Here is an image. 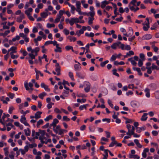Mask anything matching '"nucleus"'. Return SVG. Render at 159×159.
Masks as SVG:
<instances>
[{
  "label": "nucleus",
  "mask_w": 159,
  "mask_h": 159,
  "mask_svg": "<svg viewBox=\"0 0 159 159\" xmlns=\"http://www.w3.org/2000/svg\"><path fill=\"white\" fill-rule=\"evenodd\" d=\"M20 122L23 123L26 126H30L29 124L26 121V118L23 116H21V118L20 120Z\"/></svg>",
  "instance_id": "obj_1"
},
{
  "label": "nucleus",
  "mask_w": 159,
  "mask_h": 159,
  "mask_svg": "<svg viewBox=\"0 0 159 159\" xmlns=\"http://www.w3.org/2000/svg\"><path fill=\"white\" fill-rule=\"evenodd\" d=\"M28 86L31 89L33 86V84L30 82L28 84L27 81H25L24 83V86L27 90H28L30 89Z\"/></svg>",
  "instance_id": "obj_2"
},
{
  "label": "nucleus",
  "mask_w": 159,
  "mask_h": 159,
  "mask_svg": "<svg viewBox=\"0 0 159 159\" xmlns=\"http://www.w3.org/2000/svg\"><path fill=\"white\" fill-rule=\"evenodd\" d=\"M146 20L147 21V22H146V23L145 24V25H146V26H144L143 27V30L145 31H147L148 30V29L149 28V19L148 18H146Z\"/></svg>",
  "instance_id": "obj_3"
},
{
  "label": "nucleus",
  "mask_w": 159,
  "mask_h": 159,
  "mask_svg": "<svg viewBox=\"0 0 159 159\" xmlns=\"http://www.w3.org/2000/svg\"><path fill=\"white\" fill-rule=\"evenodd\" d=\"M25 15L24 13H21L19 17H18L16 19V21L20 23L22 22V20L25 18Z\"/></svg>",
  "instance_id": "obj_4"
},
{
  "label": "nucleus",
  "mask_w": 159,
  "mask_h": 159,
  "mask_svg": "<svg viewBox=\"0 0 159 159\" xmlns=\"http://www.w3.org/2000/svg\"><path fill=\"white\" fill-rule=\"evenodd\" d=\"M40 85L41 87L42 88L44 89L45 91L48 92H49L50 91V89L49 88L48 86L45 84L44 83H41Z\"/></svg>",
  "instance_id": "obj_5"
},
{
  "label": "nucleus",
  "mask_w": 159,
  "mask_h": 159,
  "mask_svg": "<svg viewBox=\"0 0 159 159\" xmlns=\"http://www.w3.org/2000/svg\"><path fill=\"white\" fill-rule=\"evenodd\" d=\"M78 63L79 64H75L74 65L75 70L76 71H80L81 69V67L80 66V64L79 62Z\"/></svg>",
  "instance_id": "obj_6"
},
{
  "label": "nucleus",
  "mask_w": 159,
  "mask_h": 159,
  "mask_svg": "<svg viewBox=\"0 0 159 159\" xmlns=\"http://www.w3.org/2000/svg\"><path fill=\"white\" fill-rule=\"evenodd\" d=\"M121 44V42H118L116 43H115L112 44L111 46V48L113 49H116L117 47L119 46V45Z\"/></svg>",
  "instance_id": "obj_7"
},
{
  "label": "nucleus",
  "mask_w": 159,
  "mask_h": 159,
  "mask_svg": "<svg viewBox=\"0 0 159 159\" xmlns=\"http://www.w3.org/2000/svg\"><path fill=\"white\" fill-rule=\"evenodd\" d=\"M149 149L148 148H145L144 149L142 153V156L144 158H146L147 157L146 153L149 152Z\"/></svg>",
  "instance_id": "obj_8"
},
{
  "label": "nucleus",
  "mask_w": 159,
  "mask_h": 159,
  "mask_svg": "<svg viewBox=\"0 0 159 159\" xmlns=\"http://www.w3.org/2000/svg\"><path fill=\"white\" fill-rule=\"evenodd\" d=\"M42 112L38 111L36 112L34 114L35 118L36 119L40 118L41 117V115L42 114Z\"/></svg>",
  "instance_id": "obj_9"
},
{
  "label": "nucleus",
  "mask_w": 159,
  "mask_h": 159,
  "mask_svg": "<svg viewBox=\"0 0 159 159\" xmlns=\"http://www.w3.org/2000/svg\"><path fill=\"white\" fill-rule=\"evenodd\" d=\"M59 122V121L56 118L54 119L53 121L52 124H51V126H53V127H55L56 126V125Z\"/></svg>",
  "instance_id": "obj_10"
},
{
  "label": "nucleus",
  "mask_w": 159,
  "mask_h": 159,
  "mask_svg": "<svg viewBox=\"0 0 159 159\" xmlns=\"http://www.w3.org/2000/svg\"><path fill=\"white\" fill-rule=\"evenodd\" d=\"M130 103L131 106L135 108L138 106V103L136 101H132Z\"/></svg>",
  "instance_id": "obj_11"
},
{
  "label": "nucleus",
  "mask_w": 159,
  "mask_h": 159,
  "mask_svg": "<svg viewBox=\"0 0 159 159\" xmlns=\"http://www.w3.org/2000/svg\"><path fill=\"white\" fill-rule=\"evenodd\" d=\"M109 4V2L106 0L103 1L102 2V4L101 5V7L103 9L106 6V5H107Z\"/></svg>",
  "instance_id": "obj_12"
},
{
  "label": "nucleus",
  "mask_w": 159,
  "mask_h": 159,
  "mask_svg": "<svg viewBox=\"0 0 159 159\" xmlns=\"http://www.w3.org/2000/svg\"><path fill=\"white\" fill-rule=\"evenodd\" d=\"M78 71H77L76 73V76L78 78H80L81 79H83L84 78V76H83L82 75L81 73L80 72H78Z\"/></svg>",
  "instance_id": "obj_13"
},
{
  "label": "nucleus",
  "mask_w": 159,
  "mask_h": 159,
  "mask_svg": "<svg viewBox=\"0 0 159 159\" xmlns=\"http://www.w3.org/2000/svg\"><path fill=\"white\" fill-rule=\"evenodd\" d=\"M108 150L107 149H105L104 150V152L105 154H103L102 155L103 156V159H107V158L108 157Z\"/></svg>",
  "instance_id": "obj_14"
},
{
  "label": "nucleus",
  "mask_w": 159,
  "mask_h": 159,
  "mask_svg": "<svg viewBox=\"0 0 159 159\" xmlns=\"http://www.w3.org/2000/svg\"><path fill=\"white\" fill-rule=\"evenodd\" d=\"M136 132L138 133H140L142 130H145L144 126H143L141 127H136Z\"/></svg>",
  "instance_id": "obj_15"
},
{
  "label": "nucleus",
  "mask_w": 159,
  "mask_h": 159,
  "mask_svg": "<svg viewBox=\"0 0 159 159\" xmlns=\"http://www.w3.org/2000/svg\"><path fill=\"white\" fill-rule=\"evenodd\" d=\"M147 115L148 113H144L141 119V120L142 121H146L147 120L148 118V117L147 116Z\"/></svg>",
  "instance_id": "obj_16"
},
{
  "label": "nucleus",
  "mask_w": 159,
  "mask_h": 159,
  "mask_svg": "<svg viewBox=\"0 0 159 159\" xmlns=\"http://www.w3.org/2000/svg\"><path fill=\"white\" fill-rule=\"evenodd\" d=\"M39 139L40 140L41 143L42 144H43L45 142L43 141V140L45 139L46 140L47 139L44 136H40L39 137Z\"/></svg>",
  "instance_id": "obj_17"
},
{
  "label": "nucleus",
  "mask_w": 159,
  "mask_h": 159,
  "mask_svg": "<svg viewBox=\"0 0 159 159\" xmlns=\"http://www.w3.org/2000/svg\"><path fill=\"white\" fill-rule=\"evenodd\" d=\"M152 37V36L150 34H147L144 35L143 37V38L146 40H149L151 39Z\"/></svg>",
  "instance_id": "obj_18"
},
{
  "label": "nucleus",
  "mask_w": 159,
  "mask_h": 159,
  "mask_svg": "<svg viewBox=\"0 0 159 159\" xmlns=\"http://www.w3.org/2000/svg\"><path fill=\"white\" fill-rule=\"evenodd\" d=\"M17 49V47H16L13 46L9 50H11L12 52L10 53V54H13L16 52V50Z\"/></svg>",
  "instance_id": "obj_19"
},
{
  "label": "nucleus",
  "mask_w": 159,
  "mask_h": 159,
  "mask_svg": "<svg viewBox=\"0 0 159 159\" xmlns=\"http://www.w3.org/2000/svg\"><path fill=\"white\" fill-rule=\"evenodd\" d=\"M10 31L9 30H7L3 33H0V35L3 36L4 37H5L6 36L10 33Z\"/></svg>",
  "instance_id": "obj_20"
},
{
  "label": "nucleus",
  "mask_w": 159,
  "mask_h": 159,
  "mask_svg": "<svg viewBox=\"0 0 159 159\" xmlns=\"http://www.w3.org/2000/svg\"><path fill=\"white\" fill-rule=\"evenodd\" d=\"M24 131L25 132V134L27 136H30V129L29 128H27V129H25L24 130Z\"/></svg>",
  "instance_id": "obj_21"
},
{
  "label": "nucleus",
  "mask_w": 159,
  "mask_h": 159,
  "mask_svg": "<svg viewBox=\"0 0 159 159\" xmlns=\"http://www.w3.org/2000/svg\"><path fill=\"white\" fill-rule=\"evenodd\" d=\"M128 61H130L132 65L134 66L136 65L137 63L133 59V58L131 57L128 59Z\"/></svg>",
  "instance_id": "obj_22"
},
{
  "label": "nucleus",
  "mask_w": 159,
  "mask_h": 159,
  "mask_svg": "<svg viewBox=\"0 0 159 159\" xmlns=\"http://www.w3.org/2000/svg\"><path fill=\"white\" fill-rule=\"evenodd\" d=\"M61 129L60 126L59 125H58L56 126V128H55L53 127V130L56 134L58 133V131Z\"/></svg>",
  "instance_id": "obj_23"
},
{
  "label": "nucleus",
  "mask_w": 159,
  "mask_h": 159,
  "mask_svg": "<svg viewBox=\"0 0 159 159\" xmlns=\"http://www.w3.org/2000/svg\"><path fill=\"white\" fill-rule=\"evenodd\" d=\"M47 95L46 93L45 92H43L42 93L39 95V97L42 99H43V97L46 96Z\"/></svg>",
  "instance_id": "obj_24"
},
{
  "label": "nucleus",
  "mask_w": 159,
  "mask_h": 159,
  "mask_svg": "<svg viewBox=\"0 0 159 159\" xmlns=\"http://www.w3.org/2000/svg\"><path fill=\"white\" fill-rule=\"evenodd\" d=\"M56 49L54 50V51L56 52H62L61 48V47H59V45H57L56 47Z\"/></svg>",
  "instance_id": "obj_25"
},
{
  "label": "nucleus",
  "mask_w": 159,
  "mask_h": 159,
  "mask_svg": "<svg viewBox=\"0 0 159 159\" xmlns=\"http://www.w3.org/2000/svg\"><path fill=\"white\" fill-rule=\"evenodd\" d=\"M67 38L70 40V42L72 41L75 42L76 40V38L75 37L71 36H68L67 37Z\"/></svg>",
  "instance_id": "obj_26"
},
{
  "label": "nucleus",
  "mask_w": 159,
  "mask_h": 159,
  "mask_svg": "<svg viewBox=\"0 0 159 159\" xmlns=\"http://www.w3.org/2000/svg\"><path fill=\"white\" fill-rule=\"evenodd\" d=\"M43 123V120L40 119L37 122V126L38 128H39V126L42 125Z\"/></svg>",
  "instance_id": "obj_27"
},
{
  "label": "nucleus",
  "mask_w": 159,
  "mask_h": 159,
  "mask_svg": "<svg viewBox=\"0 0 159 159\" xmlns=\"http://www.w3.org/2000/svg\"><path fill=\"white\" fill-rule=\"evenodd\" d=\"M48 16L47 12H43L41 13V16L42 18H45Z\"/></svg>",
  "instance_id": "obj_28"
},
{
  "label": "nucleus",
  "mask_w": 159,
  "mask_h": 159,
  "mask_svg": "<svg viewBox=\"0 0 159 159\" xmlns=\"http://www.w3.org/2000/svg\"><path fill=\"white\" fill-rule=\"evenodd\" d=\"M29 112L30 111L29 110H27L25 111H24L23 110H20V113L21 114H23V116H25L26 114L29 113Z\"/></svg>",
  "instance_id": "obj_29"
},
{
  "label": "nucleus",
  "mask_w": 159,
  "mask_h": 159,
  "mask_svg": "<svg viewBox=\"0 0 159 159\" xmlns=\"http://www.w3.org/2000/svg\"><path fill=\"white\" fill-rule=\"evenodd\" d=\"M52 116L51 115H49L48 116H47L45 119H44V120L46 121H48L52 119Z\"/></svg>",
  "instance_id": "obj_30"
},
{
  "label": "nucleus",
  "mask_w": 159,
  "mask_h": 159,
  "mask_svg": "<svg viewBox=\"0 0 159 159\" xmlns=\"http://www.w3.org/2000/svg\"><path fill=\"white\" fill-rule=\"evenodd\" d=\"M64 11L62 10H60L59 11V13L57 14V15H58V16L61 18L62 16L63 15V13H64Z\"/></svg>",
  "instance_id": "obj_31"
},
{
  "label": "nucleus",
  "mask_w": 159,
  "mask_h": 159,
  "mask_svg": "<svg viewBox=\"0 0 159 159\" xmlns=\"http://www.w3.org/2000/svg\"><path fill=\"white\" fill-rule=\"evenodd\" d=\"M39 50L40 49L39 47H36L34 49H33L32 53H38Z\"/></svg>",
  "instance_id": "obj_32"
},
{
  "label": "nucleus",
  "mask_w": 159,
  "mask_h": 159,
  "mask_svg": "<svg viewBox=\"0 0 159 159\" xmlns=\"http://www.w3.org/2000/svg\"><path fill=\"white\" fill-rule=\"evenodd\" d=\"M4 151L5 152V155L6 156H7L8 155V154L9 153L8 151V148H4L3 149Z\"/></svg>",
  "instance_id": "obj_33"
},
{
  "label": "nucleus",
  "mask_w": 159,
  "mask_h": 159,
  "mask_svg": "<svg viewBox=\"0 0 159 159\" xmlns=\"http://www.w3.org/2000/svg\"><path fill=\"white\" fill-rule=\"evenodd\" d=\"M69 76L71 78V80L73 81H74L75 79L74 78V76L73 73L71 72H69Z\"/></svg>",
  "instance_id": "obj_34"
},
{
  "label": "nucleus",
  "mask_w": 159,
  "mask_h": 159,
  "mask_svg": "<svg viewBox=\"0 0 159 159\" xmlns=\"http://www.w3.org/2000/svg\"><path fill=\"white\" fill-rule=\"evenodd\" d=\"M152 70H153L154 69L159 70V67H158L157 66L155 65L154 63L152 64V66H151Z\"/></svg>",
  "instance_id": "obj_35"
},
{
  "label": "nucleus",
  "mask_w": 159,
  "mask_h": 159,
  "mask_svg": "<svg viewBox=\"0 0 159 159\" xmlns=\"http://www.w3.org/2000/svg\"><path fill=\"white\" fill-rule=\"evenodd\" d=\"M126 134L127 135L130 136L133 135L134 137L135 138L139 137L140 136L139 135H138L137 134H135L134 132V134H130V133L129 134V133H126Z\"/></svg>",
  "instance_id": "obj_36"
},
{
  "label": "nucleus",
  "mask_w": 159,
  "mask_h": 159,
  "mask_svg": "<svg viewBox=\"0 0 159 159\" xmlns=\"http://www.w3.org/2000/svg\"><path fill=\"white\" fill-rule=\"evenodd\" d=\"M146 69H147V73L148 74H151L152 72L151 66L150 67H146Z\"/></svg>",
  "instance_id": "obj_37"
},
{
  "label": "nucleus",
  "mask_w": 159,
  "mask_h": 159,
  "mask_svg": "<svg viewBox=\"0 0 159 159\" xmlns=\"http://www.w3.org/2000/svg\"><path fill=\"white\" fill-rule=\"evenodd\" d=\"M10 115L9 114H6L5 113H3V115L2 116V119L3 121H4L6 117L8 118L10 116Z\"/></svg>",
  "instance_id": "obj_38"
},
{
  "label": "nucleus",
  "mask_w": 159,
  "mask_h": 159,
  "mask_svg": "<svg viewBox=\"0 0 159 159\" xmlns=\"http://www.w3.org/2000/svg\"><path fill=\"white\" fill-rule=\"evenodd\" d=\"M93 17H89L88 23L89 25H91L93 23V21L94 20Z\"/></svg>",
  "instance_id": "obj_39"
},
{
  "label": "nucleus",
  "mask_w": 159,
  "mask_h": 159,
  "mask_svg": "<svg viewBox=\"0 0 159 159\" xmlns=\"http://www.w3.org/2000/svg\"><path fill=\"white\" fill-rule=\"evenodd\" d=\"M69 93L68 91L64 90L62 93V95L65 97H67Z\"/></svg>",
  "instance_id": "obj_40"
},
{
  "label": "nucleus",
  "mask_w": 159,
  "mask_h": 159,
  "mask_svg": "<svg viewBox=\"0 0 159 159\" xmlns=\"http://www.w3.org/2000/svg\"><path fill=\"white\" fill-rule=\"evenodd\" d=\"M55 25L53 24H51L50 23H47V27L48 28H51L52 27H54Z\"/></svg>",
  "instance_id": "obj_41"
},
{
  "label": "nucleus",
  "mask_w": 159,
  "mask_h": 159,
  "mask_svg": "<svg viewBox=\"0 0 159 159\" xmlns=\"http://www.w3.org/2000/svg\"><path fill=\"white\" fill-rule=\"evenodd\" d=\"M88 105V104L84 105H81L79 107V109L80 110H82L83 109H86L87 106Z\"/></svg>",
  "instance_id": "obj_42"
},
{
  "label": "nucleus",
  "mask_w": 159,
  "mask_h": 159,
  "mask_svg": "<svg viewBox=\"0 0 159 159\" xmlns=\"http://www.w3.org/2000/svg\"><path fill=\"white\" fill-rule=\"evenodd\" d=\"M29 56L31 59H35V55H34L33 53H29Z\"/></svg>",
  "instance_id": "obj_43"
},
{
  "label": "nucleus",
  "mask_w": 159,
  "mask_h": 159,
  "mask_svg": "<svg viewBox=\"0 0 159 159\" xmlns=\"http://www.w3.org/2000/svg\"><path fill=\"white\" fill-rule=\"evenodd\" d=\"M116 58V54L113 55H112L110 60L111 61H115Z\"/></svg>",
  "instance_id": "obj_44"
},
{
  "label": "nucleus",
  "mask_w": 159,
  "mask_h": 159,
  "mask_svg": "<svg viewBox=\"0 0 159 159\" xmlns=\"http://www.w3.org/2000/svg\"><path fill=\"white\" fill-rule=\"evenodd\" d=\"M84 86H86L87 87H91V84L89 82L85 81L84 82Z\"/></svg>",
  "instance_id": "obj_45"
},
{
  "label": "nucleus",
  "mask_w": 159,
  "mask_h": 159,
  "mask_svg": "<svg viewBox=\"0 0 159 159\" xmlns=\"http://www.w3.org/2000/svg\"><path fill=\"white\" fill-rule=\"evenodd\" d=\"M112 5L114 7L115 9L114 11V14H117L118 13H117L116 12L117 11V6L116 4L112 3Z\"/></svg>",
  "instance_id": "obj_46"
},
{
  "label": "nucleus",
  "mask_w": 159,
  "mask_h": 159,
  "mask_svg": "<svg viewBox=\"0 0 159 159\" xmlns=\"http://www.w3.org/2000/svg\"><path fill=\"white\" fill-rule=\"evenodd\" d=\"M76 8H80L81 7V3L80 1H77L76 2Z\"/></svg>",
  "instance_id": "obj_47"
},
{
  "label": "nucleus",
  "mask_w": 159,
  "mask_h": 159,
  "mask_svg": "<svg viewBox=\"0 0 159 159\" xmlns=\"http://www.w3.org/2000/svg\"><path fill=\"white\" fill-rule=\"evenodd\" d=\"M143 61L141 59H139V62L138 63V65L139 67H141L143 65Z\"/></svg>",
  "instance_id": "obj_48"
},
{
  "label": "nucleus",
  "mask_w": 159,
  "mask_h": 159,
  "mask_svg": "<svg viewBox=\"0 0 159 159\" xmlns=\"http://www.w3.org/2000/svg\"><path fill=\"white\" fill-rule=\"evenodd\" d=\"M117 71V70L116 69H114L113 70H112V71H113V74L114 75H115L116 76H117V77H119V74L117 73L116 72Z\"/></svg>",
  "instance_id": "obj_49"
},
{
  "label": "nucleus",
  "mask_w": 159,
  "mask_h": 159,
  "mask_svg": "<svg viewBox=\"0 0 159 159\" xmlns=\"http://www.w3.org/2000/svg\"><path fill=\"white\" fill-rule=\"evenodd\" d=\"M117 143V141H112L111 143L109 145V147H111L114 146L115 144H116Z\"/></svg>",
  "instance_id": "obj_50"
},
{
  "label": "nucleus",
  "mask_w": 159,
  "mask_h": 159,
  "mask_svg": "<svg viewBox=\"0 0 159 159\" xmlns=\"http://www.w3.org/2000/svg\"><path fill=\"white\" fill-rule=\"evenodd\" d=\"M40 134H41L40 136H44L45 134V130H41L40 129L39 130Z\"/></svg>",
  "instance_id": "obj_51"
},
{
  "label": "nucleus",
  "mask_w": 159,
  "mask_h": 159,
  "mask_svg": "<svg viewBox=\"0 0 159 159\" xmlns=\"http://www.w3.org/2000/svg\"><path fill=\"white\" fill-rule=\"evenodd\" d=\"M74 23L75 22L74 18H71L69 21V24L71 26H72Z\"/></svg>",
  "instance_id": "obj_52"
},
{
  "label": "nucleus",
  "mask_w": 159,
  "mask_h": 159,
  "mask_svg": "<svg viewBox=\"0 0 159 159\" xmlns=\"http://www.w3.org/2000/svg\"><path fill=\"white\" fill-rule=\"evenodd\" d=\"M88 14L89 15V16H90L91 17H93L95 13L94 11H90L89 12Z\"/></svg>",
  "instance_id": "obj_53"
},
{
  "label": "nucleus",
  "mask_w": 159,
  "mask_h": 159,
  "mask_svg": "<svg viewBox=\"0 0 159 159\" xmlns=\"http://www.w3.org/2000/svg\"><path fill=\"white\" fill-rule=\"evenodd\" d=\"M63 120L64 121H68L70 120V119L68 118L66 116H64L63 117Z\"/></svg>",
  "instance_id": "obj_54"
},
{
  "label": "nucleus",
  "mask_w": 159,
  "mask_h": 159,
  "mask_svg": "<svg viewBox=\"0 0 159 159\" xmlns=\"http://www.w3.org/2000/svg\"><path fill=\"white\" fill-rule=\"evenodd\" d=\"M63 31L64 34L66 35H68L69 34V30H67L66 29H64Z\"/></svg>",
  "instance_id": "obj_55"
},
{
  "label": "nucleus",
  "mask_w": 159,
  "mask_h": 159,
  "mask_svg": "<svg viewBox=\"0 0 159 159\" xmlns=\"http://www.w3.org/2000/svg\"><path fill=\"white\" fill-rule=\"evenodd\" d=\"M42 37L40 36H39L37 38H35L34 39V41L35 42H37L39 41H40L42 39Z\"/></svg>",
  "instance_id": "obj_56"
},
{
  "label": "nucleus",
  "mask_w": 159,
  "mask_h": 159,
  "mask_svg": "<svg viewBox=\"0 0 159 159\" xmlns=\"http://www.w3.org/2000/svg\"><path fill=\"white\" fill-rule=\"evenodd\" d=\"M89 43L87 44L86 46V52L85 53L89 52L90 51L89 50Z\"/></svg>",
  "instance_id": "obj_57"
},
{
  "label": "nucleus",
  "mask_w": 159,
  "mask_h": 159,
  "mask_svg": "<svg viewBox=\"0 0 159 159\" xmlns=\"http://www.w3.org/2000/svg\"><path fill=\"white\" fill-rule=\"evenodd\" d=\"M29 147L30 148H33L34 147H37V145L35 143H33L29 145Z\"/></svg>",
  "instance_id": "obj_58"
},
{
  "label": "nucleus",
  "mask_w": 159,
  "mask_h": 159,
  "mask_svg": "<svg viewBox=\"0 0 159 159\" xmlns=\"http://www.w3.org/2000/svg\"><path fill=\"white\" fill-rule=\"evenodd\" d=\"M107 102H108V105L110 106V107L111 108H113V105L112 103V102H111V101L109 99H108Z\"/></svg>",
  "instance_id": "obj_59"
},
{
  "label": "nucleus",
  "mask_w": 159,
  "mask_h": 159,
  "mask_svg": "<svg viewBox=\"0 0 159 159\" xmlns=\"http://www.w3.org/2000/svg\"><path fill=\"white\" fill-rule=\"evenodd\" d=\"M157 24L156 23H155L153 25L152 27H151V29L152 30H155L156 28H157Z\"/></svg>",
  "instance_id": "obj_60"
},
{
  "label": "nucleus",
  "mask_w": 159,
  "mask_h": 159,
  "mask_svg": "<svg viewBox=\"0 0 159 159\" xmlns=\"http://www.w3.org/2000/svg\"><path fill=\"white\" fill-rule=\"evenodd\" d=\"M61 18V17L58 16V15L57 16V17L55 19V22L56 23H58L60 21V19Z\"/></svg>",
  "instance_id": "obj_61"
},
{
  "label": "nucleus",
  "mask_w": 159,
  "mask_h": 159,
  "mask_svg": "<svg viewBox=\"0 0 159 159\" xmlns=\"http://www.w3.org/2000/svg\"><path fill=\"white\" fill-rule=\"evenodd\" d=\"M131 49V48L129 45H125V50H129Z\"/></svg>",
  "instance_id": "obj_62"
},
{
  "label": "nucleus",
  "mask_w": 159,
  "mask_h": 159,
  "mask_svg": "<svg viewBox=\"0 0 159 159\" xmlns=\"http://www.w3.org/2000/svg\"><path fill=\"white\" fill-rule=\"evenodd\" d=\"M14 110V107H13L11 106V107H10L9 108V110L8 111L9 113L10 114H11L12 113V111Z\"/></svg>",
  "instance_id": "obj_63"
},
{
  "label": "nucleus",
  "mask_w": 159,
  "mask_h": 159,
  "mask_svg": "<svg viewBox=\"0 0 159 159\" xmlns=\"http://www.w3.org/2000/svg\"><path fill=\"white\" fill-rule=\"evenodd\" d=\"M8 95L10 98L11 99H13L14 96L15 94L14 93H9Z\"/></svg>",
  "instance_id": "obj_64"
}]
</instances>
